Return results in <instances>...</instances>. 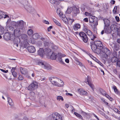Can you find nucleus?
<instances>
[{"label": "nucleus", "mask_w": 120, "mask_h": 120, "mask_svg": "<svg viewBox=\"0 0 120 120\" xmlns=\"http://www.w3.org/2000/svg\"><path fill=\"white\" fill-rule=\"evenodd\" d=\"M1 71L4 73H7L8 72V70H6V71L5 70L3 69H1Z\"/></svg>", "instance_id": "nucleus-58"}, {"label": "nucleus", "mask_w": 120, "mask_h": 120, "mask_svg": "<svg viewBox=\"0 0 120 120\" xmlns=\"http://www.w3.org/2000/svg\"><path fill=\"white\" fill-rule=\"evenodd\" d=\"M44 53V51L43 48H41L38 51V54L41 56H42Z\"/></svg>", "instance_id": "nucleus-18"}, {"label": "nucleus", "mask_w": 120, "mask_h": 120, "mask_svg": "<svg viewBox=\"0 0 120 120\" xmlns=\"http://www.w3.org/2000/svg\"><path fill=\"white\" fill-rule=\"evenodd\" d=\"M118 60V58L115 57H112L111 59V61L113 63L116 62Z\"/></svg>", "instance_id": "nucleus-32"}, {"label": "nucleus", "mask_w": 120, "mask_h": 120, "mask_svg": "<svg viewBox=\"0 0 120 120\" xmlns=\"http://www.w3.org/2000/svg\"><path fill=\"white\" fill-rule=\"evenodd\" d=\"M97 63H98L101 66H102L103 67V64L101 63L100 62L99 60H98L96 62Z\"/></svg>", "instance_id": "nucleus-51"}, {"label": "nucleus", "mask_w": 120, "mask_h": 120, "mask_svg": "<svg viewBox=\"0 0 120 120\" xmlns=\"http://www.w3.org/2000/svg\"><path fill=\"white\" fill-rule=\"evenodd\" d=\"M12 74L13 76L14 77H15L17 76V74L16 72H14L12 73Z\"/></svg>", "instance_id": "nucleus-48"}, {"label": "nucleus", "mask_w": 120, "mask_h": 120, "mask_svg": "<svg viewBox=\"0 0 120 120\" xmlns=\"http://www.w3.org/2000/svg\"><path fill=\"white\" fill-rule=\"evenodd\" d=\"M90 36L91 40L93 41H94V39L96 38V37L94 35H92V36Z\"/></svg>", "instance_id": "nucleus-47"}, {"label": "nucleus", "mask_w": 120, "mask_h": 120, "mask_svg": "<svg viewBox=\"0 0 120 120\" xmlns=\"http://www.w3.org/2000/svg\"><path fill=\"white\" fill-rule=\"evenodd\" d=\"M93 57L92 59L96 62L97 60H98L95 57H94L92 55H91Z\"/></svg>", "instance_id": "nucleus-60"}, {"label": "nucleus", "mask_w": 120, "mask_h": 120, "mask_svg": "<svg viewBox=\"0 0 120 120\" xmlns=\"http://www.w3.org/2000/svg\"><path fill=\"white\" fill-rule=\"evenodd\" d=\"M85 14L86 16H90L91 15V14L90 13H89L87 12H86L85 13Z\"/></svg>", "instance_id": "nucleus-50"}, {"label": "nucleus", "mask_w": 120, "mask_h": 120, "mask_svg": "<svg viewBox=\"0 0 120 120\" xmlns=\"http://www.w3.org/2000/svg\"><path fill=\"white\" fill-rule=\"evenodd\" d=\"M96 19V18L95 16H90L89 17V22L91 23H93Z\"/></svg>", "instance_id": "nucleus-17"}, {"label": "nucleus", "mask_w": 120, "mask_h": 120, "mask_svg": "<svg viewBox=\"0 0 120 120\" xmlns=\"http://www.w3.org/2000/svg\"><path fill=\"white\" fill-rule=\"evenodd\" d=\"M101 93L104 96L106 95V92L104 90H102V91L101 92Z\"/></svg>", "instance_id": "nucleus-54"}, {"label": "nucleus", "mask_w": 120, "mask_h": 120, "mask_svg": "<svg viewBox=\"0 0 120 120\" xmlns=\"http://www.w3.org/2000/svg\"><path fill=\"white\" fill-rule=\"evenodd\" d=\"M72 10L73 8L72 7H68L65 13H66L70 14L72 11Z\"/></svg>", "instance_id": "nucleus-26"}, {"label": "nucleus", "mask_w": 120, "mask_h": 120, "mask_svg": "<svg viewBox=\"0 0 120 120\" xmlns=\"http://www.w3.org/2000/svg\"><path fill=\"white\" fill-rule=\"evenodd\" d=\"M83 20L84 21L86 22H88V18H85Z\"/></svg>", "instance_id": "nucleus-62"}, {"label": "nucleus", "mask_w": 120, "mask_h": 120, "mask_svg": "<svg viewBox=\"0 0 120 120\" xmlns=\"http://www.w3.org/2000/svg\"><path fill=\"white\" fill-rule=\"evenodd\" d=\"M101 100L102 101H103L104 103H105L106 105H108V103L107 102V101L105 99L103 98H101Z\"/></svg>", "instance_id": "nucleus-46"}, {"label": "nucleus", "mask_w": 120, "mask_h": 120, "mask_svg": "<svg viewBox=\"0 0 120 120\" xmlns=\"http://www.w3.org/2000/svg\"><path fill=\"white\" fill-rule=\"evenodd\" d=\"M117 33L118 35L120 36V28L118 30Z\"/></svg>", "instance_id": "nucleus-64"}, {"label": "nucleus", "mask_w": 120, "mask_h": 120, "mask_svg": "<svg viewBox=\"0 0 120 120\" xmlns=\"http://www.w3.org/2000/svg\"><path fill=\"white\" fill-rule=\"evenodd\" d=\"M56 13L60 17L62 16L63 15V16H64V15L63 14L60 8H59L57 9L56 10Z\"/></svg>", "instance_id": "nucleus-19"}, {"label": "nucleus", "mask_w": 120, "mask_h": 120, "mask_svg": "<svg viewBox=\"0 0 120 120\" xmlns=\"http://www.w3.org/2000/svg\"><path fill=\"white\" fill-rule=\"evenodd\" d=\"M110 28L112 30H116L117 28L116 27V26L115 25H112L111 26Z\"/></svg>", "instance_id": "nucleus-36"}, {"label": "nucleus", "mask_w": 120, "mask_h": 120, "mask_svg": "<svg viewBox=\"0 0 120 120\" xmlns=\"http://www.w3.org/2000/svg\"><path fill=\"white\" fill-rule=\"evenodd\" d=\"M112 88L114 89V91L116 94H117L118 95L120 94V92H119L117 89L116 86H114L112 87Z\"/></svg>", "instance_id": "nucleus-25"}, {"label": "nucleus", "mask_w": 120, "mask_h": 120, "mask_svg": "<svg viewBox=\"0 0 120 120\" xmlns=\"http://www.w3.org/2000/svg\"><path fill=\"white\" fill-rule=\"evenodd\" d=\"M25 8L27 11L29 13H33L35 11V10L34 8L31 6H26Z\"/></svg>", "instance_id": "nucleus-12"}, {"label": "nucleus", "mask_w": 120, "mask_h": 120, "mask_svg": "<svg viewBox=\"0 0 120 120\" xmlns=\"http://www.w3.org/2000/svg\"><path fill=\"white\" fill-rule=\"evenodd\" d=\"M48 0L52 4H55V3H57L56 0Z\"/></svg>", "instance_id": "nucleus-44"}, {"label": "nucleus", "mask_w": 120, "mask_h": 120, "mask_svg": "<svg viewBox=\"0 0 120 120\" xmlns=\"http://www.w3.org/2000/svg\"><path fill=\"white\" fill-rule=\"evenodd\" d=\"M27 50L28 52L31 53H34L36 51L35 47L32 46H29L27 48Z\"/></svg>", "instance_id": "nucleus-14"}, {"label": "nucleus", "mask_w": 120, "mask_h": 120, "mask_svg": "<svg viewBox=\"0 0 120 120\" xmlns=\"http://www.w3.org/2000/svg\"><path fill=\"white\" fill-rule=\"evenodd\" d=\"M53 21L57 25L59 26H60L61 25V24L59 22L56 20L55 19H53Z\"/></svg>", "instance_id": "nucleus-41"}, {"label": "nucleus", "mask_w": 120, "mask_h": 120, "mask_svg": "<svg viewBox=\"0 0 120 120\" xmlns=\"http://www.w3.org/2000/svg\"><path fill=\"white\" fill-rule=\"evenodd\" d=\"M80 25L78 23H75L74 25L72 27L73 29L75 31H76L80 28Z\"/></svg>", "instance_id": "nucleus-15"}, {"label": "nucleus", "mask_w": 120, "mask_h": 120, "mask_svg": "<svg viewBox=\"0 0 120 120\" xmlns=\"http://www.w3.org/2000/svg\"><path fill=\"white\" fill-rule=\"evenodd\" d=\"M5 95L7 98L9 104L11 106L13 105V102L12 101V100L8 97V94H6Z\"/></svg>", "instance_id": "nucleus-21"}, {"label": "nucleus", "mask_w": 120, "mask_h": 120, "mask_svg": "<svg viewBox=\"0 0 120 120\" xmlns=\"http://www.w3.org/2000/svg\"><path fill=\"white\" fill-rule=\"evenodd\" d=\"M21 37L24 40V44L25 47H26L28 44V43L27 42L28 37L26 34H21Z\"/></svg>", "instance_id": "nucleus-6"}, {"label": "nucleus", "mask_w": 120, "mask_h": 120, "mask_svg": "<svg viewBox=\"0 0 120 120\" xmlns=\"http://www.w3.org/2000/svg\"><path fill=\"white\" fill-rule=\"evenodd\" d=\"M85 82L88 84L91 83V78L87 76L86 78Z\"/></svg>", "instance_id": "nucleus-23"}, {"label": "nucleus", "mask_w": 120, "mask_h": 120, "mask_svg": "<svg viewBox=\"0 0 120 120\" xmlns=\"http://www.w3.org/2000/svg\"><path fill=\"white\" fill-rule=\"evenodd\" d=\"M88 62L89 63H90L89 64L90 65V66L92 67H94V66L93 65V64L92 63V62L91 61H90L89 60H87Z\"/></svg>", "instance_id": "nucleus-53"}, {"label": "nucleus", "mask_w": 120, "mask_h": 120, "mask_svg": "<svg viewBox=\"0 0 120 120\" xmlns=\"http://www.w3.org/2000/svg\"><path fill=\"white\" fill-rule=\"evenodd\" d=\"M74 114L77 117H78L79 119H82V117L79 114L76 112H74Z\"/></svg>", "instance_id": "nucleus-34"}, {"label": "nucleus", "mask_w": 120, "mask_h": 120, "mask_svg": "<svg viewBox=\"0 0 120 120\" xmlns=\"http://www.w3.org/2000/svg\"><path fill=\"white\" fill-rule=\"evenodd\" d=\"M57 56L58 54H57L54 53L52 52L50 56V58L52 60H55L57 58Z\"/></svg>", "instance_id": "nucleus-24"}, {"label": "nucleus", "mask_w": 120, "mask_h": 120, "mask_svg": "<svg viewBox=\"0 0 120 120\" xmlns=\"http://www.w3.org/2000/svg\"><path fill=\"white\" fill-rule=\"evenodd\" d=\"M66 94L67 95H69L71 96H73L72 94L69 93H66Z\"/></svg>", "instance_id": "nucleus-63"}, {"label": "nucleus", "mask_w": 120, "mask_h": 120, "mask_svg": "<svg viewBox=\"0 0 120 120\" xmlns=\"http://www.w3.org/2000/svg\"><path fill=\"white\" fill-rule=\"evenodd\" d=\"M49 80L52 84L55 86L59 87H62L64 85V83L63 81H61V84H60L57 83V80L58 79L57 78L55 77H50L49 78Z\"/></svg>", "instance_id": "nucleus-3"}, {"label": "nucleus", "mask_w": 120, "mask_h": 120, "mask_svg": "<svg viewBox=\"0 0 120 120\" xmlns=\"http://www.w3.org/2000/svg\"><path fill=\"white\" fill-rule=\"evenodd\" d=\"M56 99L58 101H60V100L62 101L64 100V99L63 97L61 96H58L57 97Z\"/></svg>", "instance_id": "nucleus-40"}, {"label": "nucleus", "mask_w": 120, "mask_h": 120, "mask_svg": "<svg viewBox=\"0 0 120 120\" xmlns=\"http://www.w3.org/2000/svg\"><path fill=\"white\" fill-rule=\"evenodd\" d=\"M35 98V93L32 91L30 92V97L29 98L32 100H34Z\"/></svg>", "instance_id": "nucleus-16"}, {"label": "nucleus", "mask_w": 120, "mask_h": 120, "mask_svg": "<svg viewBox=\"0 0 120 120\" xmlns=\"http://www.w3.org/2000/svg\"><path fill=\"white\" fill-rule=\"evenodd\" d=\"M16 68L14 67V68H12L11 69V73L15 72V70L16 69Z\"/></svg>", "instance_id": "nucleus-56"}, {"label": "nucleus", "mask_w": 120, "mask_h": 120, "mask_svg": "<svg viewBox=\"0 0 120 120\" xmlns=\"http://www.w3.org/2000/svg\"><path fill=\"white\" fill-rule=\"evenodd\" d=\"M104 21L105 25L108 26L109 25L110 23V21L108 19H105L104 20Z\"/></svg>", "instance_id": "nucleus-30"}, {"label": "nucleus", "mask_w": 120, "mask_h": 120, "mask_svg": "<svg viewBox=\"0 0 120 120\" xmlns=\"http://www.w3.org/2000/svg\"><path fill=\"white\" fill-rule=\"evenodd\" d=\"M94 43L97 46V47L103 49L104 48V47L103 46L101 42L99 41H94Z\"/></svg>", "instance_id": "nucleus-11"}, {"label": "nucleus", "mask_w": 120, "mask_h": 120, "mask_svg": "<svg viewBox=\"0 0 120 120\" xmlns=\"http://www.w3.org/2000/svg\"><path fill=\"white\" fill-rule=\"evenodd\" d=\"M5 17L4 14L2 12H0V19H1L2 18Z\"/></svg>", "instance_id": "nucleus-45"}, {"label": "nucleus", "mask_w": 120, "mask_h": 120, "mask_svg": "<svg viewBox=\"0 0 120 120\" xmlns=\"http://www.w3.org/2000/svg\"><path fill=\"white\" fill-rule=\"evenodd\" d=\"M20 72L22 74H26L27 73V70L25 68L20 67Z\"/></svg>", "instance_id": "nucleus-20"}, {"label": "nucleus", "mask_w": 120, "mask_h": 120, "mask_svg": "<svg viewBox=\"0 0 120 120\" xmlns=\"http://www.w3.org/2000/svg\"><path fill=\"white\" fill-rule=\"evenodd\" d=\"M74 114L77 117H78L79 119H82V117L79 114L76 112H74Z\"/></svg>", "instance_id": "nucleus-33"}, {"label": "nucleus", "mask_w": 120, "mask_h": 120, "mask_svg": "<svg viewBox=\"0 0 120 120\" xmlns=\"http://www.w3.org/2000/svg\"><path fill=\"white\" fill-rule=\"evenodd\" d=\"M10 36V34L8 33H6L4 34V38L11 40L12 39V38H11Z\"/></svg>", "instance_id": "nucleus-22"}, {"label": "nucleus", "mask_w": 120, "mask_h": 120, "mask_svg": "<svg viewBox=\"0 0 120 120\" xmlns=\"http://www.w3.org/2000/svg\"><path fill=\"white\" fill-rule=\"evenodd\" d=\"M4 28L1 26H0V34H3L4 33Z\"/></svg>", "instance_id": "nucleus-38"}, {"label": "nucleus", "mask_w": 120, "mask_h": 120, "mask_svg": "<svg viewBox=\"0 0 120 120\" xmlns=\"http://www.w3.org/2000/svg\"><path fill=\"white\" fill-rule=\"evenodd\" d=\"M18 79L19 80H22L23 79V77L21 75H19L18 77Z\"/></svg>", "instance_id": "nucleus-49"}, {"label": "nucleus", "mask_w": 120, "mask_h": 120, "mask_svg": "<svg viewBox=\"0 0 120 120\" xmlns=\"http://www.w3.org/2000/svg\"><path fill=\"white\" fill-rule=\"evenodd\" d=\"M60 18L62 19L64 22L66 24H67L68 22H71L72 23L74 21L73 20L70 19H67L64 15V16L63 15Z\"/></svg>", "instance_id": "nucleus-10"}, {"label": "nucleus", "mask_w": 120, "mask_h": 120, "mask_svg": "<svg viewBox=\"0 0 120 120\" xmlns=\"http://www.w3.org/2000/svg\"><path fill=\"white\" fill-rule=\"evenodd\" d=\"M42 22L46 24H49V22L46 21V20H43L42 21Z\"/></svg>", "instance_id": "nucleus-52"}, {"label": "nucleus", "mask_w": 120, "mask_h": 120, "mask_svg": "<svg viewBox=\"0 0 120 120\" xmlns=\"http://www.w3.org/2000/svg\"><path fill=\"white\" fill-rule=\"evenodd\" d=\"M25 22L22 20L17 21L16 22V26L17 27L14 30V34L15 36L17 37L20 36L21 33V30L23 29L24 25Z\"/></svg>", "instance_id": "nucleus-2"}, {"label": "nucleus", "mask_w": 120, "mask_h": 120, "mask_svg": "<svg viewBox=\"0 0 120 120\" xmlns=\"http://www.w3.org/2000/svg\"><path fill=\"white\" fill-rule=\"evenodd\" d=\"M114 50L117 51L119 49V45H118L115 44L114 46Z\"/></svg>", "instance_id": "nucleus-39"}, {"label": "nucleus", "mask_w": 120, "mask_h": 120, "mask_svg": "<svg viewBox=\"0 0 120 120\" xmlns=\"http://www.w3.org/2000/svg\"><path fill=\"white\" fill-rule=\"evenodd\" d=\"M94 52H96L98 54H100L101 57L104 60L107 59L108 55L110 53V50L106 48L102 49L97 47Z\"/></svg>", "instance_id": "nucleus-1"}, {"label": "nucleus", "mask_w": 120, "mask_h": 120, "mask_svg": "<svg viewBox=\"0 0 120 120\" xmlns=\"http://www.w3.org/2000/svg\"><path fill=\"white\" fill-rule=\"evenodd\" d=\"M88 85L92 89V90L94 91V89H95V87L94 85L92 83H91L89 84Z\"/></svg>", "instance_id": "nucleus-37"}, {"label": "nucleus", "mask_w": 120, "mask_h": 120, "mask_svg": "<svg viewBox=\"0 0 120 120\" xmlns=\"http://www.w3.org/2000/svg\"><path fill=\"white\" fill-rule=\"evenodd\" d=\"M73 11L74 13L76 14L79 12V9L78 8L75 7L74 8Z\"/></svg>", "instance_id": "nucleus-31"}, {"label": "nucleus", "mask_w": 120, "mask_h": 120, "mask_svg": "<svg viewBox=\"0 0 120 120\" xmlns=\"http://www.w3.org/2000/svg\"><path fill=\"white\" fill-rule=\"evenodd\" d=\"M115 19L117 22H118L120 21V19L119 17L116 16L115 17Z\"/></svg>", "instance_id": "nucleus-61"}, {"label": "nucleus", "mask_w": 120, "mask_h": 120, "mask_svg": "<svg viewBox=\"0 0 120 120\" xmlns=\"http://www.w3.org/2000/svg\"><path fill=\"white\" fill-rule=\"evenodd\" d=\"M52 117L54 120H62L61 116L56 112L52 114Z\"/></svg>", "instance_id": "nucleus-8"}, {"label": "nucleus", "mask_w": 120, "mask_h": 120, "mask_svg": "<svg viewBox=\"0 0 120 120\" xmlns=\"http://www.w3.org/2000/svg\"><path fill=\"white\" fill-rule=\"evenodd\" d=\"M116 64L117 66L120 67V61H118L117 62Z\"/></svg>", "instance_id": "nucleus-55"}, {"label": "nucleus", "mask_w": 120, "mask_h": 120, "mask_svg": "<svg viewBox=\"0 0 120 120\" xmlns=\"http://www.w3.org/2000/svg\"><path fill=\"white\" fill-rule=\"evenodd\" d=\"M33 31L31 29L28 30L27 31V34L29 35H32L33 34Z\"/></svg>", "instance_id": "nucleus-42"}, {"label": "nucleus", "mask_w": 120, "mask_h": 120, "mask_svg": "<svg viewBox=\"0 0 120 120\" xmlns=\"http://www.w3.org/2000/svg\"><path fill=\"white\" fill-rule=\"evenodd\" d=\"M66 56V55L65 54H62L61 53H59L58 54L57 56V58L58 62L61 64H64V62L62 61L61 58Z\"/></svg>", "instance_id": "nucleus-9"}, {"label": "nucleus", "mask_w": 120, "mask_h": 120, "mask_svg": "<svg viewBox=\"0 0 120 120\" xmlns=\"http://www.w3.org/2000/svg\"><path fill=\"white\" fill-rule=\"evenodd\" d=\"M32 37L34 39H37L39 38V35L38 34L36 33L32 35Z\"/></svg>", "instance_id": "nucleus-28"}, {"label": "nucleus", "mask_w": 120, "mask_h": 120, "mask_svg": "<svg viewBox=\"0 0 120 120\" xmlns=\"http://www.w3.org/2000/svg\"><path fill=\"white\" fill-rule=\"evenodd\" d=\"M91 48L92 50L95 51L97 47L96 44L94 43V44H92L91 45Z\"/></svg>", "instance_id": "nucleus-29"}, {"label": "nucleus", "mask_w": 120, "mask_h": 120, "mask_svg": "<svg viewBox=\"0 0 120 120\" xmlns=\"http://www.w3.org/2000/svg\"><path fill=\"white\" fill-rule=\"evenodd\" d=\"M38 64L39 65L41 66L44 68L48 70H50L52 69L51 66L45 61H39L38 62Z\"/></svg>", "instance_id": "nucleus-5"}, {"label": "nucleus", "mask_w": 120, "mask_h": 120, "mask_svg": "<svg viewBox=\"0 0 120 120\" xmlns=\"http://www.w3.org/2000/svg\"><path fill=\"white\" fill-rule=\"evenodd\" d=\"M85 30L87 31L86 32V34L88 35L89 36H92V33L90 30H87L86 29V30Z\"/></svg>", "instance_id": "nucleus-35"}, {"label": "nucleus", "mask_w": 120, "mask_h": 120, "mask_svg": "<svg viewBox=\"0 0 120 120\" xmlns=\"http://www.w3.org/2000/svg\"><path fill=\"white\" fill-rule=\"evenodd\" d=\"M117 7L116 6H115L113 10V12L114 14H116L117 13Z\"/></svg>", "instance_id": "nucleus-43"}, {"label": "nucleus", "mask_w": 120, "mask_h": 120, "mask_svg": "<svg viewBox=\"0 0 120 120\" xmlns=\"http://www.w3.org/2000/svg\"><path fill=\"white\" fill-rule=\"evenodd\" d=\"M18 120H28V119L25 116L23 118L22 120L19 119H18Z\"/></svg>", "instance_id": "nucleus-57"}, {"label": "nucleus", "mask_w": 120, "mask_h": 120, "mask_svg": "<svg viewBox=\"0 0 120 120\" xmlns=\"http://www.w3.org/2000/svg\"><path fill=\"white\" fill-rule=\"evenodd\" d=\"M77 92L81 95H86L87 94V92L82 88L78 89Z\"/></svg>", "instance_id": "nucleus-13"}, {"label": "nucleus", "mask_w": 120, "mask_h": 120, "mask_svg": "<svg viewBox=\"0 0 120 120\" xmlns=\"http://www.w3.org/2000/svg\"><path fill=\"white\" fill-rule=\"evenodd\" d=\"M20 40L19 38L18 37L15 38L14 39V43H20Z\"/></svg>", "instance_id": "nucleus-27"}, {"label": "nucleus", "mask_w": 120, "mask_h": 120, "mask_svg": "<svg viewBox=\"0 0 120 120\" xmlns=\"http://www.w3.org/2000/svg\"><path fill=\"white\" fill-rule=\"evenodd\" d=\"M38 85V83L37 82L34 81L32 83L29 85L28 87H26V88L29 91H33L37 88Z\"/></svg>", "instance_id": "nucleus-4"}, {"label": "nucleus", "mask_w": 120, "mask_h": 120, "mask_svg": "<svg viewBox=\"0 0 120 120\" xmlns=\"http://www.w3.org/2000/svg\"><path fill=\"white\" fill-rule=\"evenodd\" d=\"M52 28V26H50L48 28V31L49 32L50 30V29Z\"/></svg>", "instance_id": "nucleus-59"}, {"label": "nucleus", "mask_w": 120, "mask_h": 120, "mask_svg": "<svg viewBox=\"0 0 120 120\" xmlns=\"http://www.w3.org/2000/svg\"><path fill=\"white\" fill-rule=\"evenodd\" d=\"M79 35L84 42L86 43L87 42L88 38L87 36L85 33L83 32H80Z\"/></svg>", "instance_id": "nucleus-7"}]
</instances>
